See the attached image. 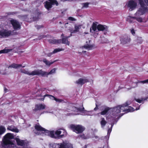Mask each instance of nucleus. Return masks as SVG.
I'll use <instances>...</instances> for the list:
<instances>
[{
	"label": "nucleus",
	"instance_id": "obj_20",
	"mask_svg": "<svg viewBox=\"0 0 148 148\" xmlns=\"http://www.w3.org/2000/svg\"><path fill=\"white\" fill-rule=\"evenodd\" d=\"M82 25H75L74 28L75 29L74 30H71V33H74L76 32H78L79 31V29H80L82 26Z\"/></svg>",
	"mask_w": 148,
	"mask_h": 148
},
{
	"label": "nucleus",
	"instance_id": "obj_25",
	"mask_svg": "<svg viewBox=\"0 0 148 148\" xmlns=\"http://www.w3.org/2000/svg\"><path fill=\"white\" fill-rule=\"evenodd\" d=\"M70 37H65L63 38L62 39V43L68 45H69V42L68 40V38Z\"/></svg>",
	"mask_w": 148,
	"mask_h": 148
},
{
	"label": "nucleus",
	"instance_id": "obj_26",
	"mask_svg": "<svg viewBox=\"0 0 148 148\" xmlns=\"http://www.w3.org/2000/svg\"><path fill=\"white\" fill-rule=\"evenodd\" d=\"M101 120L100 123L101 127L102 128H103L107 123V122L104 118H101Z\"/></svg>",
	"mask_w": 148,
	"mask_h": 148
},
{
	"label": "nucleus",
	"instance_id": "obj_11",
	"mask_svg": "<svg viewBox=\"0 0 148 148\" xmlns=\"http://www.w3.org/2000/svg\"><path fill=\"white\" fill-rule=\"evenodd\" d=\"M11 31L5 29L1 28L0 29V35L3 37H8L11 35Z\"/></svg>",
	"mask_w": 148,
	"mask_h": 148
},
{
	"label": "nucleus",
	"instance_id": "obj_48",
	"mask_svg": "<svg viewBox=\"0 0 148 148\" xmlns=\"http://www.w3.org/2000/svg\"><path fill=\"white\" fill-rule=\"evenodd\" d=\"M60 23H61V22H60Z\"/></svg>",
	"mask_w": 148,
	"mask_h": 148
},
{
	"label": "nucleus",
	"instance_id": "obj_44",
	"mask_svg": "<svg viewBox=\"0 0 148 148\" xmlns=\"http://www.w3.org/2000/svg\"><path fill=\"white\" fill-rule=\"evenodd\" d=\"M68 23H66L65 24V25H66V24H68Z\"/></svg>",
	"mask_w": 148,
	"mask_h": 148
},
{
	"label": "nucleus",
	"instance_id": "obj_2",
	"mask_svg": "<svg viewBox=\"0 0 148 148\" xmlns=\"http://www.w3.org/2000/svg\"><path fill=\"white\" fill-rule=\"evenodd\" d=\"M131 103L130 101H127L125 104L121 105H119L113 108L111 110L112 111V116H111L113 118H116V117L118 116L119 114L121 111L125 112V113L129 112H132L134 110H137L139 109V106L137 104L134 105L133 106L136 107L135 108H133L131 107H129L128 108H125L127 106L130 105Z\"/></svg>",
	"mask_w": 148,
	"mask_h": 148
},
{
	"label": "nucleus",
	"instance_id": "obj_13",
	"mask_svg": "<svg viewBox=\"0 0 148 148\" xmlns=\"http://www.w3.org/2000/svg\"><path fill=\"white\" fill-rule=\"evenodd\" d=\"M75 110L78 112H82L84 115L92 116L93 115L92 113V111H88L85 110H84V108H83L82 109L75 108Z\"/></svg>",
	"mask_w": 148,
	"mask_h": 148
},
{
	"label": "nucleus",
	"instance_id": "obj_46",
	"mask_svg": "<svg viewBox=\"0 0 148 148\" xmlns=\"http://www.w3.org/2000/svg\"><path fill=\"white\" fill-rule=\"evenodd\" d=\"M44 100V98H43V99H42V100Z\"/></svg>",
	"mask_w": 148,
	"mask_h": 148
},
{
	"label": "nucleus",
	"instance_id": "obj_35",
	"mask_svg": "<svg viewBox=\"0 0 148 148\" xmlns=\"http://www.w3.org/2000/svg\"><path fill=\"white\" fill-rule=\"evenodd\" d=\"M139 83L143 84L148 83V79L143 81H141Z\"/></svg>",
	"mask_w": 148,
	"mask_h": 148
},
{
	"label": "nucleus",
	"instance_id": "obj_41",
	"mask_svg": "<svg viewBox=\"0 0 148 148\" xmlns=\"http://www.w3.org/2000/svg\"><path fill=\"white\" fill-rule=\"evenodd\" d=\"M49 112H47V111H44L43 112V113H49Z\"/></svg>",
	"mask_w": 148,
	"mask_h": 148
},
{
	"label": "nucleus",
	"instance_id": "obj_32",
	"mask_svg": "<svg viewBox=\"0 0 148 148\" xmlns=\"http://www.w3.org/2000/svg\"><path fill=\"white\" fill-rule=\"evenodd\" d=\"M84 47L86 49H91L92 47V45H84Z\"/></svg>",
	"mask_w": 148,
	"mask_h": 148
},
{
	"label": "nucleus",
	"instance_id": "obj_43",
	"mask_svg": "<svg viewBox=\"0 0 148 148\" xmlns=\"http://www.w3.org/2000/svg\"><path fill=\"white\" fill-rule=\"evenodd\" d=\"M95 138H98V137H97V136H95Z\"/></svg>",
	"mask_w": 148,
	"mask_h": 148
},
{
	"label": "nucleus",
	"instance_id": "obj_39",
	"mask_svg": "<svg viewBox=\"0 0 148 148\" xmlns=\"http://www.w3.org/2000/svg\"><path fill=\"white\" fill-rule=\"evenodd\" d=\"M131 32L133 35H134L135 34L134 31L133 29H132L131 30Z\"/></svg>",
	"mask_w": 148,
	"mask_h": 148
},
{
	"label": "nucleus",
	"instance_id": "obj_16",
	"mask_svg": "<svg viewBox=\"0 0 148 148\" xmlns=\"http://www.w3.org/2000/svg\"><path fill=\"white\" fill-rule=\"evenodd\" d=\"M88 82V79L84 77L79 79L75 82V83L82 85Z\"/></svg>",
	"mask_w": 148,
	"mask_h": 148
},
{
	"label": "nucleus",
	"instance_id": "obj_38",
	"mask_svg": "<svg viewBox=\"0 0 148 148\" xmlns=\"http://www.w3.org/2000/svg\"><path fill=\"white\" fill-rule=\"evenodd\" d=\"M111 131H112V129H109L108 130V134H110V133L111 132Z\"/></svg>",
	"mask_w": 148,
	"mask_h": 148
},
{
	"label": "nucleus",
	"instance_id": "obj_21",
	"mask_svg": "<svg viewBox=\"0 0 148 148\" xmlns=\"http://www.w3.org/2000/svg\"><path fill=\"white\" fill-rule=\"evenodd\" d=\"M25 66V65L23 66L21 64H12L10 66H9V68H13L15 69H18L21 67L24 68Z\"/></svg>",
	"mask_w": 148,
	"mask_h": 148
},
{
	"label": "nucleus",
	"instance_id": "obj_30",
	"mask_svg": "<svg viewBox=\"0 0 148 148\" xmlns=\"http://www.w3.org/2000/svg\"><path fill=\"white\" fill-rule=\"evenodd\" d=\"M59 41H60V40H56L55 39H53V40H49V42L50 43H52L53 44L58 43L59 42Z\"/></svg>",
	"mask_w": 148,
	"mask_h": 148
},
{
	"label": "nucleus",
	"instance_id": "obj_34",
	"mask_svg": "<svg viewBox=\"0 0 148 148\" xmlns=\"http://www.w3.org/2000/svg\"><path fill=\"white\" fill-rule=\"evenodd\" d=\"M137 42L139 43H141L143 42V40L141 38L138 37L137 39Z\"/></svg>",
	"mask_w": 148,
	"mask_h": 148
},
{
	"label": "nucleus",
	"instance_id": "obj_3",
	"mask_svg": "<svg viewBox=\"0 0 148 148\" xmlns=\"http://www.w3.org/2000/svg\"><path fill=\"white\" fill-rule=\"evenodd\" d=\"M97 22L93 23L91 27L90 28V32L95 38H96L100 31H107L108 30L107 27L105 25L101 24L97 25Z\"/></svg>",
	"mask_w": 148,
	"mask_h": 148
},
{
	"label": "nucleus",
	"instance_id": "obj_27",
	"mask_svg": "<svg viewBox=\"0 0 148 148\" xmlns=\"http://www.w3.org/2000/svg\"><path fill=\"white\" fill-rule=\"evenodd\" d=\"M147 98H148V97H147L146 98H141L140 99H137L135 98L134 99H135V100L136 101H137V102H138L139 103H141L143 102L145 100H147Z\"/></svg>",
	"mask_w": 148,
	"mask_h": 148
},
{
	"label": "nucleus",
	"instance_id": "obj_4",
	"mask_svg": "<svg viewBox=\"0 0 148 148\" xmlns=\"http://www.w3.org/2000/svg\"><path fill=\"white\" fill-rule=\"evenodd\" d=\"M46 134L50 137L56 139H59L64 137L67 134L66 131L63 129H60L54 131H47Z\"/></svg>",
	"mask_w": 148,
	"mask_h": 148
},
{
	"label": "nucleus",
	"instance_id": "obj_45",
	"mask_svg": "<svg viewBox=\"0 0 148 148\" xmlns=\"http://www.w3.org/2000/svg\"><path fill=\"white\" fill-rule=\"evenodd\" d=\"M131 88H128V90H129Z\"/></svg>",
	"mask_w": 148,
	"mask_h": 148
},
{
	"label": "nucleus",
	"instance_id": "obj_7",
	"mask_svg": "<svg viewBox=\"0 0 148 148\" xmlns=\"http://www.w3.org/2000/svg\"><path fill=\"white\" fill-rule=\"evenodd\" d=\"M20 71L22 73L27 74L29 75H38L39 69L35 70L31 72L29 71L28 70L21 69Z\"/></svg>",
	"mask_w": 148,
	"mask_h": 148
},
{
	"label": "nucleus",
	"instance_id": "obj_47",
	"mask_svg": "<svg viewBox=\"0 0 148 148\" xmlns=\"http://www.w3.org/2000/svg\"><path fill=\"white\" fill-rule=\"evenodd\" d=\"M34 21H35V20H36L34 19Z\"/></svg>",
	"mask_w": 148,
	"mask_h": 148
},
{
	"label": "nucleus",
	"instance_id": "obj_10",
	"mask_svg": "<svg viewBox=\"0 0 148 148\" xmlns=\"http://www.w3.org/2000/svg\"><path fill=\"white\" fill-rule=\"evenodd\" d=\"M56 70V68H54L51 70L49 73L43 71L41 69H39L38 75L42 76H47L51 74L54 73Z\"/></svg>",
	"mask_w": 148,
	"mask_h": 148
},
{
	"label": "nucleus",
	"instance_id": "obj_28",
	"mask_svg": "<svg viewBox=\"0 0 148 148\" xmlns=\"http://www.w3.org/2000/svg\"><path fill=\"white\" fill-rule=\"evenodd\" d=\"M108 110L109 109L108 108H106L103 111L101 112L100 113H98V115H99L100 114L102 115L105 114L107 112Z\"/></svg>",
	"mask_w": 148,
	"mask_h": 148
},
{
	"label": "nucleus",
	"instance_id": "obj_49",
	"mask_svg": "<svg viewBox=\"0 0 148 148\" xmlns=\"http://www.w3.org/2000/svg\"><path fill=\"white\" fill-rule=\"evenodd\" d=\"M63 35V34H62V36Z\"/></svg>",
	"mask_w": 148,
	"mask_h": 148
},
{
	"label": "nucleus",
	"instance_id": "obj_19",
	"mask_svg": "<svg viewBox=\"0 0 148 148\" xmlns=\"http://www.w3.org/2000/svg\"><path fill=\"white\" fill-rule=\"evenodd\" d=\"M7 129L8 130H10L13 132L16 133H18L19 131V130L16 128V127L13 125L8 126L7 127Z\"/></svg>",
	"mask_w": 148,
	"mask_h": 148
},
{
	"label": "nucleus",
	"instance_id": "obj_33",
	"mask_svg": "<svg viewBox=\"0 0 148 148\" xmlns=\"http://www.w3.org/2000/svg\"><path fill=\"white\" fill-rule=\"evenodd\" d=\"M102 41H103L101 42V43H107L108 42V40L105 38H103L102 39Z\"/></svg>",
	"mask_w": 148,
	"mask_h": 148
},
{
	"label": "nucleus",
	"instance_id": "obj_24",
	"mask_svg": "<svg viewBox=\"0 0 148 148\" xmlns=\"http://www.w3.org/2000/svg\"><path fill=\"white\" fill-rule=\"evenodd\" d=\"M46 96L48 97L49 98H50V99H51L52 100H55L56 102L61 101L60 100V99H57L56 98H55L54 96L51 95L46 94V95H45L43 97L44 98Z\"/></svg>",
	"mask_w": 148,
	"mask_h": 148
},
{
	"label": "nucleus",
	"instance_id": "obj_1",
	"mask_svg": "<svg viewBox=\"0 0 148 148\" xmlns=\"http://www.w3.org/2000/svg\"><path fill=\"white\" fill-rule=\"evenodd\" d=\"M140 7L135 14V16L131 17L130 19L128 18L127 21L130 23L132 22V19H136L140 22H142L143 19L140 16L148 12V8L146 6H148V0H138ZM137 4L136 0H130L128 3L127 6L130 8V10L132 11L137 7Z\"/></svg>",
	"mask_w": 148,
	"mask_h": 148
},
{
	"label": "nucleus",
	"instance_id": "obj_17",
	"mask_svg": "<svg viewBox=\"0 0 148 148\" xmlns=\"http://www.w3.org/2000/svg\"><path fill=\"white\" fill-rule=\"evenodd\" d=\"M62 148H73V145L68 142H64L62 143Z\"/></svg>",
	"mask_w": 148,
	"mask_h": 148
},
{
	"label": "nucleus",
	"instance_id": "obj_23",
	"mask_svg": "<svg viewBox=\"0 0 148 148\" xmlns=\"http://www.w3.org/2000/svg\"><path fill=\"white\" fill-rule=\"evenodd\" d=\"M57 60H55L54 61H49L47 60L46 59H44L43 60V61L47 66H50L51 64H53V63L57 61Z\"/></svg>",
	"mask_w": 148,
	"mask_h": 148
},
{
	"label": "nucleus",
	"instance_id": "obj_29",
	"mask_svg": "<svg viewBox=\"0 0 148 148\" xmlns=\"http://www.w3.org/2000/svg\"><path fill=\"white\" fill-rule=\"evenodd\" d=\"M12 49H5L0 51V53H6L12 51Z\"/></svg>",
	"mask_w": 148,
	"mask_h": 148
},
{
	"label": "nucleus",
	"instance_id": "obj_6",
	"mask_svg": "<svg viewBox=\"0 0 148 148\" xmlns=\"http://www.w3.org/2000/svg\"><path fill=\"white\" fill-rule=\"evenodd\" d=\"M69 127L77 134L81 133L85 130L84 127L80 125L71 124L69 125Z\"/></svg>",
	"mask_w": 148,
	"mask_h": 148
},
{
	"label": "nucleus",
	"instance_id": "obj_5",
	"mask_svg": "<svg viewBox=\"0 0 148 148\" xmlns=\"http://www.w3.org/2000/svg\"><path fill=\"white\" fill-rule=\"evenodd\" d=\"M13 134L10 133H7L3 137L1 148H10L14 147V145L11 141V140L14 138Z\"/></svg>",
	"mask_w": 148,
	"mask_h": 148
},
{
	"label": "nucleus",
	"instance_id": "obj_18",
	"mask_svg": "<svg viewBox=\"0 0 148 148\" xmlns=\"http://www.w3.org/2000/svg\"><path fill=\"white\" fill-rule=\"evenodd\" d=\"M49 147L50 148H62V143L50 144L49 145Z\"/></svg>",
	"mask_w": 148,
	"mask_h": 148
},
{
	"label": "nucleus",
	"instance_id": "obj_22",
	"mask_svg": "<svg viewBox=\"0 0 148 148\" xmlns=\"http://www.w3.org/2000/svg\"><path fill=\"white\" fill-rule=\"evenodd\" d=\"M64 50V49H63L62 48H58L57 49H55L53 50V51L52 52L48 53L47 55V56L49 57H50L53 54L56 53L58 52L63 51Z\"/></svg>",
	"mask_w": 148,
	"mask_h": 148
},
{
	"label": "nucleus",
	"instance_id": "obj_37",
	"mask_svg": "<svg viewBox=\"0 0 148 148\" xmlns=\"http://www.w3.org/2000/svg\"><path fill=\"white\" fill-rule=\"evenodd\" d=\"M69 20L71 21H75L76 20L75 18H73L72 17H69Z\"/></svg>",
	"mask_w": 148,
	"mask_h": 148
},
{
	"label": "nucleus",
	"instance_id": "obj_14",
	"mask_svg": "<svg viewBox=\"0 0 148 148\" xmlns=\"http://www.w3.org/2000/svg\"><path fill=\"white\" fill-rule=\"evenodd\" d=\"M130 39L128 36L124 35L120 38V41L121 43L122 44H125L129 42Z\"/></svg>",
	"mask_w": 148,
	"mask_h": 148
},
{
	"label": "nucleus",
	"instance_id": "obj_8",
	"mask_svg": "<svg viewBox=\"0 0 148 148\" xmlns=\"http://www.w3.org/2000/svg\"><path fill=\"white\" fill-rule=\"evenodd\" d=\"M49 1H46L45 3V8L47 10L52 8V5L55 4L56 5H58V2L55 0H49Z\"/></svg>",
	"mask_w": 148,
	"mask_h": 148
},
{
	"label": "nucleus",
	"instance_id": "obj_12",
	"mask_svg": "<svg viewBox=\"0 0 148 148\" xmlns=\"http://www.w3.org/2000/svg\"><path fill=\"white\" fill-rule=\"evenodd\" d=\"M10 22L12 24L13 28L15 30H17L20 29L21 25L16 20L11 19Z\"/></svg>",
	"mask_w": 148,
	"mask_h": 148
},
{
	"label": "nucleus",
	"instance_id": "obj_31",
	"mask_svg": "<svg viewBox=\"0 0 148 148\" xmlns=\"http://www.w3.org/2000/svg\"><path fill=\"white\" fill-rule=\"evenodd\" d=\"M89 4V3H82V5L83 6L82 7V8H88V6Z\"/></svg>",
	"mask_w": 148,
	"mask_h": 148
},
{
	"label": "nucleus",
	"instance_id": "obj_40",
	"mask_svg": "<svg viewBox=\"0 0 148 148\" xmlns=\"http://www.w3.org/2000/svg\"><path fill=\"white\" fill-rule=\"evenodd\" d=\"M96 106L95 108L94 109V110H97L98 109V108L97 107V104H96Z\"/></svg>",
	"mask_w": 148,
	"mask_h": 148
},
{
	"label": "nucleus",
	"instance_id": "obj_36",
	"mask_svg": "<svg viewBox=\"0 0 148 148\" xmlns=\"http://www.w3.org/2000/svg\"><path fill=\"white\" fill-rule=\"evenodd\" d=\"M79 137L83 139H86L87 138L85 136L84 134L80 135H79Z\"/></svg>",
	"mask_w": 148,
	"mask_h": 148
},
{
	"label": "nucleus",
	"instance_id": "obj_15",
	"mask_svg": "<svg viewBox=\"0 0 148 148\" xmlns=\"http://www.w3.org/2000/svg\"><path fill=\"white\" fill-rule=\"evenodd\" d=\"M45 105L44 104L39 103L36 104L35 106V107L33 110L34 112H36L38 110H40L45 109Z\"/></svg>",
	"mask_w": 148,
	"mask_h": 148
},
{
	"label": "nucleus",
	"instance_id": "obj_9",
	"mask_svg": "<svg viewBox=\"0 0 148 148\" xmlns=\"http://www.w3.org/2000/svg\"><path fill=\"white\" fill-rule=\"evenodd\" d=\"M35 128L36 130L39 131V132H34L37 135H39L41 134V133L40 132H42L43 133L45 134L46 135H48L46 134V132L47 131H49L48 130H46L45 129L42 127L39 124H37L35 126Z\"/></svg>",
	"mask_w": 148,
	"mask_h": 148
},
{
	"label": "nucleus",
	"instance_id": "obj_42",
	"mask_svg": "<svg viewBox=\"0 0 148 148\" xmlns=\"http://www.w3.org/2000/svg\"><path fill=\"white\" fill-rule=\"evenodd\" d=\"M113 125V124H112L111 125V128H112Z\"/></svg>",
	"mask_w": 148,
	"mask_h": 148
}]
</instances>
